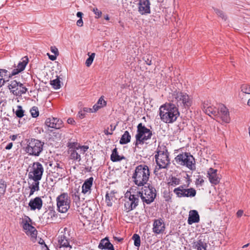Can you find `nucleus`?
Listing matches in <instances>:
<instances>
[{"mask_svg":"<svg viewBox=\"0 0 250 250\" xmlns=\"http://www.w3.org/2000/svg\"><path fill=\"white\" fill-rule=\"evenodd\" d=\"M217 110V108L211 106H208L206 108L205 107H204V111L206 114L210 116L213 115L214 116L215 118L216 115Z\"/></svg>","mask_w":250,"mask_h":250,"instance_id":"34","label":"nucleus"},{"mask_svg":"<svg viewBox=\"0 0 250 250\" xmlns=\"http://www.w3.org/2000/svg\"><path fill=\"white\" fill-rule=\"evenodd\" d=\"M13 111L17 117L19 118H21L24 116V111L22 109V106L21 105H18L16 110L15 111L14 109H13Z\"/></svg>","mask_w":250,"mask_h":250,"instance_id":"37","label":"nucleus"},{"mask_svg":"<svg viewBox=\"0 0 250 250\" xmlns=\"http://www.w3.org/2000/svg\"><path fill=\"white\" fill-rule=\"evenodd\" d=\"M243 214V210H241V209H240V210H239L237 212V213H236V214H237V216L238 217H241V216H242Z\"/></svg>","mask_w":250,"mask_h":250,"instance_id":"55","label":"nucleus"},{"mask_svg":"<svg viewBox=\"0 0 250 250\" xmlns=\"http://www.w3.org/2000/svg\"><path fill=\"white\" fill-rule=\"evenodd\" d=\"M101 108V106L96 103L95 104L93 105L92 108L93 112L98 111Z\"/></svg>","mask_w":250,"mask_h":250,"instance_id":"49","label":"nucleus"},{"mask_svg":"<svg viewBox=\"0 0 250 250\" xmlns=\"http://www.w3.org/2000/svg\"><path fill=\"white\" fill-rule=\"evenodd\" d=\"M82 15H83V13L81 12H78L77 13V16L78 17H80V18H82Z\"/></svg>","mask_w":250,"mask_h":250,"instance_id":"62","label":"nucleus"},{"mask_svg":"<svg viewBox=\"0 0 250 250\" xmlns=\"http://www.w3.org/2000/svg\"><path fill=\"white\" fill-rule=\"evenodd\" d=\"M46 126L49 127L60 129L62 126V121L57 118H48L45 123Z\"/></svg>","mask_w":250,"mask_h":250,"instance_id":"17","label":"nucleus"},{"mask_svg":"<svg viewBox=\"0 0 250 250\" xmlns=\"http://www.w3.org/2000/svg\"><path fill=\"white\" fill-rule=\"evenodd\" d=\"M181 182L180 179L175 176H171L169 177L167 185L169 187H174L179 185L181 184Z\"/></svg>","mask_w":250,"mask_h":250,"instance_id":"31","label":"nucleus"},{"mask_svg":"<svg viewBox=\"0 0 250 250\" xmlns=\"http://www.w3.org/2000/svg\"><path fill=\"white\" fill-rule=\"evenodd\" d=\"M241 90L244 93L250 94V85L248 84H242L241 86Z\"/></svg>","mask_w":250,"mask_h":250,"instance_id":"38","label":"nucleus"},{"mask_svg":"<svg viewBox=\"0 0 250 250\" xmlns=\"http://www.w3.org/2000/svg\"><path fill=\"white\" fill-rule=\"evenodd\" d=\"M8 71L5 69L0 70V87H1L6 81L9 78L10 74H7Z\"/></svg>","mask_w":250,"mask_h":250,"instance_id":"27","label":"nucleus"},{"mask_svg":"<svg viewBox=\"0 0 250 250\" xmlns=\"http://www.w3.org/2000/svg\"><path fill=\"white\" fill-rule=\"evenodd\" d=\"M78 115L81 119H83L85 117V113L82 109L79 112Z\"/></svg>","mask_w":250,"mask_h":250,"instance_id":"48","label":"nucleus"},{"mask_svg":"<svg viewBox=\"0 0 250 250\" xmlns=\"http://www.w3.org/2000/svg\"><path fill=\"white\" fill-rule=\"evenodd\" d=\"M43 142L37 139H31L28 142L25 151L29 155L39 156L43 150Z\"/></svg>","mask_w":250,"mask_h":250,"instance_id":"9","label":"nucleus"},{"mask_svg":"<svg viewBox=\"0 0 250 250\" xmlns=\"http://www.w3.org/2000/svg\"><path fill=\"white\" fill-rule=\"evenodd\" d=\"M6 188V185L4 181H0V195L3 196Z\"/></svg>","mask_w":250,"mask_h":250,"instance_id":"41","label":"nucleus"},{"mask_svg":"<svg viewBox=\"0 0 250 250\" xmlns=\"http://www.w3.org/2000/svg\"><path fill=\"white\" fill-rule=\"evenodd\" d=\"M51 51L54 53L55 55H59V51L58 49L55 46H52L50 48Z\"/></svg>","mask_w":250,"mask_h":250,"instance_id":"47","label":"nucleus"},{"mask_svg":"<svg viewBox=\"0 0 250 250\" xmlns=\"http://www.w3.org/2000/svg\"><path fill=\"white\" fill-rule=\"evenodd\" d=\"M115 239H117L118 241H121L122 240V239H119V238H117V237H114Z\"/></svg>","mask_w":250,"mask_h":250,"instance_id":"63","label":"nucleus"},{"mask_svg":"<svg viewBox=\"0 0 250 250\" xmlns=\"http://www.w3.org/2000/svg\"><path fill=\"white\" fill-rule=\"evenodd\" d=\"M38 243L42 245H44V247L46 248V250H48V247H47V246L45 244V242H44V240L43 239H42V238H39V241H38Z\"/></svg>","mask_w":250,"mask_h":250,"instance_id":"51","label":"nucleus"},{"mask_svg":"<svg viewBox=\"0 0 250 250\" xmlns=\"http://www.w3.org/2000/svg\"><path fill=\"white\" fill-rule=\"evenodd\" d=\"M83 111L85 112V113H87V112H90V113H92L93 112V109L91 108H89V107H83Z\"/></svg>","mask_w":250,"mask_h":250,"instance_id":"50","label":"nucleus"},{"mask_svg":"<svg viewBox=\"0 0 250 250\" xmlns=\"http://www.w3.org/2000/svg\"><path fill=\"white\" fill-rule=\"evenodd\" d=\"M97 104L99 105L101 107H103L106 105V102L104 100L103 97H101L98 101Z\"/></svg>","mask_w":250,"mask_h":250,"instance_id":"45","label":"nucleus"},{"mask_svg":"<svg viewBox=\"0 0 250 250\" xmlns=\"http://www.w3.org/2000/svg\"><path fill=\"white\" fill-rule=\"evenodd\" d=\"M20 82H18L16 80L11 81L8 84V88L10 91L13 93V90L18 88Z\"/></svg>","mask_w":250,"mask_h":250,"instance_id":"35","label":"nucleus"},{"mask_svg":"<svg viewBox=\"0 0 250 250\" xmlns=\"http://www.w3.org/2000/svg\"><path fill=\"white\" fill-rule=\"evenodd\" d=\"M28 58L25 56L22 58L21 61L19 62L16 68L14 69L10 76H14L22 71L28 62Z\"/></svg>","mask_w":250,"mask_h":250,"instance_id":"18","label":"nucleus"},{"mask_svg":"<svg viewBox=\"0 0 250 250\" xmlns=\"http://www.w3.org/2000/svg\"><path fill=\"white\" fill-rule=\"evenodd\" d=\"M139 196L137 191L133 188L130 189L125 194V208L126 212H129L136 208L139 202Z\"/></svg>","mask_w":250,"mask_h":250,"instance_id":"6","label":"nucleus"},{"mask_svg":"<svg viewBox=\"0 0 250 250\" xmlns=\"http://www.w3.org/2000/svg\"><path fill=\"white\" fill-rule=\"evenodd\" d=\"M111 160L112 162L120 161L123 159H125L124 156H120L118 154L117 149L115 148L113 150L110 156Z\"/></svg>","mask_w":250,"mask_h":250,"instance_id":"30","label":"nucleus"},{"mask_svg":"<svg viewBox=\"0 0 250 250\" xmlns=\"http://www.w3.org/2000/svg\"><path fill=\"white\" fill-rule=\"evenodd\" d=\"M152 56L150 54H147L143 57V60L148 65L152 64Z\"/></svg>","mask_w":250,"mask_h":250,"instance_id":"43","label":"nucleus"},{"mask_svg":"<svg viewBox=\"0 0 250 250\" xmlns=\"http://www.w3.org/2000/svg\"><path fill=\"white\" fill-rule=\"evenodd\" d=\"M150 3L149 0H140L139 11L141 14L150 13Z\"/></svg>","mask_w":250,"mask_h":250,"instance_id":"22","label":"nucleus"},{"mask_svg":"<svg viewBox=\"0 0 250 250\" xmlns=\"http://www.w3.org/2000/svg\"><path fill=\"white\" fill-rule=\"evenodd\" d=\"M95 54L94 53H92L89 57L86 59L85 61V65L89 67L92 64L94 58L95 57Z\"/></svg>","mask_w":250,"mask_h":250,"instance_id":"42","label":"nucleus"},{"mask_svg":"<svg viewBox=\"0 0 250 250\" xmlns=\"http://www.w3.org/2000/svg\"><path fill=\"white\" fill-rule=\"evenodd\" d=\"M199 220V215L198 212L195 210H191L189 212V217L188 220V224L191 225L194 223H198Z\"/></svg>","mask_w":250,"mask_h":250,"instance_id":"24","label":"nucleus"},{"mask_svg":"<svg viewBox=\"0 0 250 250\" xmlns=\"http://www.w3.org/2000/svg\"><path fill=\"white\" fill-rule=\"evenodd\" d=\"M69 148V158L71 160L80 162L82 160L81 155L83 154L88 149L87 146H81L77 143H68Z\"/></svg>","mask_w":250,"mask_h":250,"instance_id":"7","label":"nucleus"},{"mask_svg":"<svg viewBox=\"0 0 250 250\" xmlns=\"http://www.w3.org/2000/svg\"><path fill=\"white\" fill-rule=\"evenodd\" d=\"M50 83L55 89H58L61 87V81L58 78L50 81Z\"/></svg>","mask_w":250,"mask_h":250,"instance_id":"36","label":"nucleus"},{"mask_svg":"<svg viewBox=\"0 0 250 250\" xmlns=\"http://www.w3.org/2000/svg\"><path fill=\"white\" fill-rule=\"evenodd\" d=\"M131 136L128 131H125L122 136L120 140V143L124 145L129 143L130 141Z\"/></svg>","mask_w":250,"mask_h":250,"instance_id":"33","label":"nucleus"},{"mask_svg":"<svg viewBox=\"0 0 250 250\" xmlns=\"http://www.w3.org/2000/svg\"><path fill=\"white\" fill-rule=\"evenodd\" d=\"M40 182L38 181H34L29 187L30 189L29 197L34 194L35 191H38L40 189L39 188Z\"/></svg>","mask_w":250,"mask_h":250,"instance_id":"32","label":"nucleus"},{"mask_svg":"<svg viewBox=\"0 0 250 250\" xmlns=\"http://www.w3.org/2000/svg\"><path fill=\"white\" fill-rule=\"evenodd\" d=\"M179 114L178 107L174 104H165L161 105L159 108L160 118L162 121L167 124L174 122Z\"/></svg>","mask_w":250,"mask_h":250,"instance_id":"1","label":"nucleus"},{"mask_svg":"<svg viewBox=\"0 0 250 250\" xmlns=\"http://www.w3.org/2000/svg\"><path fill=\"white\" fill-rule=\"evenodd\" d=\"M43 201L40 197H36L33 199H31L28 204L30 209L35 210L36 209L40 210L42 207Z\"/></svg>","mask_w":250,"mask_h":250,"instance_id":"21","label":"nucleus"},{"mask_svg":"<svg viewBox=\"0 0 250 250\" xmlns=\"http://www.w3.org/2000/svg\"><path fill=\"white\" fill-rule=\"evenodd\" d=\"M137 134L135 135L136 142L135 145H143L150 139L152 135V131L146 128L142 123L138 124L137 127Z\"/></svg>","mask_w":250,"mask_h":250,"instance_id":"8","label":"nucleus"},{"mask_svg":"<svg viewBox=\"0 0 250 250\" xmlns=\"http://www.w3.org/2000/svg\"><path fill=\"white\" fill-rule=\"evenodd\" d=\"M156 163L160 169L167 168L170 164L169 153L167 147L164 145L159 146L155 155Z\"/></svg>","mask_w":250,"mask_h":250,"instance_id":"4","label":"nucleus"},{"mask_svg":"<svg viewBox=\"0 0 250 250\" xmlns=\"http://www.w3.org/2000/svg\"><path fill=\"white\" fill-rule=\"evenodd\" d=\"M139 196L144 203L149 204L156 196V190L152 186H145L142 191L137 190Z\"/></svg>","mask_w":250,"mask_h":250,"instance_id":"10","label":"nucleus"},{"mask_svg":"<svg viewBox=\"0 0 250 250\" xmlns=\"http://www.w3.org/2000/svg\"><path fill=\"white\" fill-rule=\"evenodd\" d=\"M58 210L61 213H65L70 207L71 200L67 193H62L56 199Z\"/></svg>","mask_w":250,"mask_h":250,"instance_id":"11","label":"nucleus"},{"mask_svg":"<svg viewBox=\"0 0 250 250\" xmlns=\"http://www.w3.org/2000/svg\"><path fill=\"white\" fill-rule=\"evenodd\" d=\"M186 185H181L174 188L173 192L179 198L193 197L196 195V191L193 188H187Z\"/></svg>","mask_w":250,"mask_h":250,"instance_id":"13","label":"nucleus"},{"mask_svg":"<svg viewBox=\"0 0 250 250\" xmlns=\"http://www.w3.org/2000/svg\"><path fill=\"white\" fill-rule=\"evenodd\" d=\"M13 146V143H9L5 147V149L7 150L10 149Z\"/></svg>","mask_w":250,"mask_h":250,"instance_id":"56","label":"nucleus"},{"mask_svg":"<svg viewBox=\"0 0 250 250\" xmlns=\"http://www.w3.org/2000/svg\"><path fill=\"white\" fill-rule=\"evenodd\" d=\"M30 113L33 118L37 117L39 115V111L38 107L33 106L30 109Z\"/></svg>","mask_w":250,"mask_h":250,"instance_id":"40","label":"nucleus"},{"mask_svg":"<svg viewBox=\"0 0 250 250\" xmlns=\"http://www.w3.org/2000/svg\"><path fill=\"white\" fill-rule=\"evenodd\" d=\"M43 170V167L40 163L34 162L30 171L28 173V177L34 181H39L42 178Z\"/></svg>","mask_w":250,"mask_h":250,"instance_id":"12","label":"nucleus"},{"mask_svg":"<svg viewBox=\"0 0 250 250\" xmlns=\"http://www.w3.org/2000/svg\"><path fill=\"white\" fill-rule=\"evenodd\" d=\"M193 247L197 250H206L207 244L201 239L193 243Z\"/></svg>","mask_w":250,"mask_h":250,"instance_id":"28","label":"nucleus"},{"mask_svg":"<svg viewBox=\"0 0 250 250\" xmlns=\"http://www.w3.org/2000/svg\"><path fill=\"white\" fill-rule=\"evenodd\" d=\"M73 199L75 201H78L80 200L79 193L78 192L75 193L73 195Z\"/></svg>","mask_w":250,"mask_h":250,"instance_id":"52","label":"nucleus"},{"mask_svg":"<svg viewBox=\"0 0 250 250\" xmlns=\"http://www.w3.org/2000/svg\"><path fill=\"white\" fill-rule=\"evenodd\" d=\"M217 169L210 168L208 171L209 182L213 185H217L220 181V178L217 173Z\"/></svg>","mask_w":250,"mask_h":250,"instance_id":"19","label":"nucleus"},{"mask_svg":"<svg viewBox=\"0 0 250 250\" xmlns=\"http://www.w3.org/2000/svg\"><path fill=\"white\" fill-rule=\"evenodd\" d=\"M165 226L162 219L155 220L153 224V231L156 234H160L164 231Z\"/></svg>","mask_w":250,"mask_h":250,"instance_id":"20","label":"nucleus"},{"mask_svg":"<svg viewBox=\"0 0 250 250\" xmlns=\"http://www.w3.org/2000/svg\"><path fill=\"white\" fill-rule=\"evenodd\" d=\"M132 239L134 240V244L136 247H139L140 246L141 240L140 236L138 234H134L132 236Z\"/></svg>","mask_w":250,"mask_h":250,"instance_id":"39","label":"nucleus"},{"mask_svg":"<svg viewBox=\"0 0 250 250\" xmlns=\"http://www.w3.org/2000/svg\"><path fill=\"white\" fill-rule=\"evenodd\" d=\"M57 165L58 166H57V170L58 171V172H60L62 170V167H60L59 164H57Z\"/></svg>","mask_w":250,"mask_h":250,"instance_id":"60","label":"nucleus"},{"mask_svg":"<svg viewBox=\"0 0 250 250\" xmlns=\"http://www.w3.org/2000/svg\"><path fill=\"white\" fill-rule=\"evenodd\" d=\"M115 192L113 190L110 191L109 192H107L105 195V202L108 207L112 206V203L114 201Z\"/></svg>","mask_w":250,"mask_h":250,"instance_id":"26","label":"nucleus"},{"mask_svg":"<svg viewBox=\"0 0 250 250\" xmlns=\"http://www.w3.org/2000/svg\"><path fill=\"white\" fill-rule=\"evenodd\" d=\"M98 248L101 250H115L113 245L109 242L107 238L101 240Z\"/></svg>","mask_w":250,"mask_h":250,"instance_id":"23","label":"nucleus"},{"mask_svg":"<svg viewBox=\"0 0 250 250\" xmlns=\"http://www.w3.org/2000/svg\"><path fill=\"white\" fill-rule=\"evenodd\" d=\"M67 122L68 124H73L75 122V121L73 120V119L70 118H68L67 119Z\"/></svg>","mask_w":250,"mask_h":250,"instance_id":"58","label":"nucleus"},{"mask_svg":"<svg viewBox=\"0 0 250 250\" xmlns=\"http://www.w3.org/2000/svg\"><path fill=\"white\" fill-rule=\"evenodd\" d=\"M93 178L90 177L86 180L82 186V192L85 194L91 189L93 184Z\"/></svg>","mask_w":250,"mask_h":250,"instance_id":"25","label":"nucleus"},{"mask_svg":"<svg viewBox=\"0 0 250 250\" xmlns=\"http://www.w3.org/2000/svg\"><path fill=\"white\" fill-rule=\"evenodd\" d=\"M72 246L70 245L69 238L65 233L59 235L56 246L57 250H70Z\"/></svg>","mask_w":250,"mask_h":250,"instance_id":"16","label":"nucleus"},{"mask_svg":"<svg viewBox=\"0 0 250 250\" xmlns=\"http://www.w3.org/2000/svg\"><path fill=\"white\" fill-rule=\"evenodd\" d=\"M169 101L175 103L177 107L188 109L191 105L192 99L186 93L175 90L170 93L169 96Z\"/></svg>","mask_w":250,"mask_h":250,"instance_id":"3","label":"nucleus"},{"mask_svg":"<svg viewBox=\"0 0 250 250\" xmlns=\"http://www.w3.org/2000/svg\"><path fill=\"white\" fill-rule=\"evenodd\" d=\"M175 161L177 164L185 167L190 170H194L196 168L195 159L189 153L183 152L178 154L175 158Z\"/></svg>","mask_w":250,"mask_h":250,"instance_id":"5","label":"nucleus"},{"mask_svg":"<svg viewBox=\"0 0 250 250\" xmlns=\"http://www.w3.org/2000/svg\"><path fill=\"white\" fill-rule=\"evenodd\" d=\"M104 133L106 135H111L113 133L112 132L108 131V128L107 129H105L104 130Z\"/></svg>","mask_w":250,"mask_h":250,"instance_id":"59","label":"nucleus"},{"mask_svg":"<svg viewBox=\"0 0 250 250\" xmlns=\"http://www.w3.org/2000/svg\"><path fill=\"white\" fill-rule=\"evenodd\" d=\"M18 88L15 90H13V94L16 96L21 95L22 94H25L27 89L23 85V84L20 83Z\"/></svg>","mask_w":250,"mask_h":250,"instance_id":"29","label":"nucleus"},{"mask_svg":"<svg viewBox=\"0 0 250 250\" xmlns=\"http://www.w3.org/2000/svg\"><path fill=\"white\" fill-rule=\"evenodd\" d=\"M31 221V219L28 216H25L22 221V228L27 235L35 238L37 236V231L35 227L30 224Z\"/></svg>","mask_w":250,"mask_h":250,"instance_id":"15","label":"nucleus"},{"mask_svg":"<svg viewBox=\"0 0 250 250\" xmlns=\"http://www.w3.org/2000/svg\"><path fill=\"white\" fill-rule=\"evenodd\" d=\"M110 130H111V132H112L113 130H114V129H115V127L116 126H113L112 125H110Z\"/></svg>","mask_w":250,"mask_h":250,"instance_id":"61","label":"nucleus"},{"mask_svg":"<svg viewBox=\"0 0 250 250\" xmlns=\"http://www.w3.org/2000/svg\"><path fill=\"white\" fill-rule=\"evenodd\" d=\"M215 119L218 121L229 123L230 121L229 112L227 108L223 104H220L217 108Z\"/></svg>","mask_w":250,"mask_h":250,"instance_id":"14","label":"nucleus"},{"mask_svg":"<svg viewBox=\"0 0 250 250\" xmlns=\"http://www.w3.org/2000/svg\"><path fill=\"white\" fill-rule=\"evenodd\" d=\"M77 25L79 26H82L83 25V21L82 18H80L77 21Z\"/></svg>","mask_w":250,"mask_h":250,"instance_id":"54","label":"nucleus"},{"mask_svg":"<svg viewBox=\"0 0 250 250\" xmlns=\"http://www.w3.org/2000/svg\"><path fill=\"white\" fill-rule=\"evenodd\" d=\"M93 12L94 14L98 16V18L101 16L102 12L99 10L97 8H94L93 9Z\"/></svg>","mask_w":250,"mask_h":250,"instance_id":"46","label":"nucleus"},{"mask_svg":"<svg viewBox=\"0 0 250 250\" xmlns=\"http://www.w3.org/2000/svg\"><path fill=\"white\" fill-rule=\"evenodd\" d=\"M248 105L250 106V99L248 101Z\"/></svg>","mask_w":250,"mask_h":250,"instance_id":"64","label":"nucleus"},{"mask_svg":"<svg viewBox=\"0 0 250 250\" xmlns=\"http://www.w3.org/2000/svg\"><path fill=\"white\" fill-rule=\"evenodd\" d=\"M149 176L150 171L148 167L146 165H140L136 167L132 178L136 185L143 187L147 183Z\"/></svg>","mask_w":250,"mask_h":250,"instance_id":"2","label":"nucleus"},{"mask_svg":"<svg viewBox=\"0 0 250 250\" xmlns=\"http://www.w3.org/2000/svg\"><path fill=\"white\" fill-rule=\"evenodd\" d=\"M47 55H48L49 59L51 60V61H55L56 59L57 55H52L49 54V53H47Z\"/></svg>","mask_w":250,"mask_h":250,"instance_id":"53","label":"nucleus"},{"mask_svg":"<svg viewBox=\"0 0 250 250\" xmlns=\"http://www.w3.org/2000/svg\"><path fill=\"white\" fill-rule=\"evenodd\" d=\"M197 182L198 184H199L200 185H202L204 182V181L203 179L199 178L197 180Z\"/></svg>","mask_w":250,"mask_h":250,"instance_id":"57","label":"nucleus"},{"mask_svg":"<svg viewBox=\"0 0 250 250\" xmlns=\"http://www.w3.org/2000/svg\"><path fill=\"white\" fill-rule=\"evenodd\" d=\"M214 12L215 13L223 20L226 21L227 19L226 16L225 15L224 12L218 9H214Z\"/></svg>","mask_w":250,"mask_h":250,"instance_id":"44","label":"nucleus"}]
</instances>
